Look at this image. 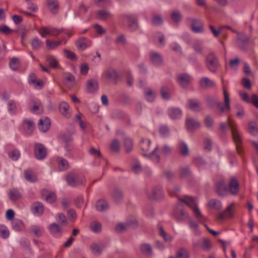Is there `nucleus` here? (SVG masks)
I'll list each match as a JSON object with an SVG mask.
<instances>
[{
    "label": "nucleus",
    "instance_id": "nucleus-1",
    "mask_svg": "<svg viewBox=\"0 0 258 258\" xmlns=\"http://www.w3.org/2000/svg\"><path fill=\"white\" fill-rule=\"evenodd\" d=\"M223 94L224 97V104L223 105H222L221 102L214 97L208 96L206 98L208 107L213 108L216 106L220 115H223L225 112L230 111L231 109L229 94L224 88L223 89Z\"/></svg>",
    "mask_w": 258,
    "mask_h": 258
},
{
    "label": "nucleus",
    "instance_id": "nucleus-2",
    "mask_svg": "<svg viewBox=\"0 0 258 258\" xmlns=\"http://www.w3.org/2000/svg\"><path fill=\"white\" fill-rule=\"evenodd\" d=\"M178 199L180 202L183 203L188 207L192 209L195 213L196 217L199 220L200 222L206 220L205 217L201 213L198 207L196 199L192 197L188 196H185L183 198L178 197Z\"/></svg>",
    "mask_w": 258,
    "mask_h": 258
},
{
    "label": "nucleus",
    "instance_id": "nucleus-3",
    "mask_svg": "<svg viewBox=\"0 0 258 258\" xmlns=\"http://www.w3.org/2000/svg\"><path fill=\"white\" fill-rule=\"evenodd\" d=\"M227 122L228 126L231 130L233 139L236 145L237 152L238 154H241L242 153V141L239 133L237 129V125L229 117L228 118Z\"/></svg>",
    "mask_w": 258,
    "mask_h": 258
},
{
    "label": "nucleus",
    "instance_id": "nucleus-4",
    "mask_svg": "<svg viewBox=\"0 0 258 258\" xmlns=\"http://www.w3.org/2000/svg\"><path fill=\"white\" fill-rule=\"evenodd\" d=\"M67 184L71 187H76L84 184L86 179L84 175L74 171L68 173L66 177Z\"/></svg>",
    "mask_w": 258,
    "mask_h": 258
},
{
    "label": "nucleus",
    "instance_id": "nucleus-5",
    "mask_svg": "<svg viewBox=\"0 0 258 258\" xmlns=\"http://www.w3.org/2000/svg\"><path fill=\"white\" fill-rule=\"evenodd\" d=\"M76 132L75 126L73 124H70L68 126L67 132H66V151L71 153L74 149L73 143V136ZM71 156V153H69Z\"/></svg>",
    "mask_w": 258,
    "mask_h": 258
},
{
    "label": "nucleus",
    "instance_id": "nucleus-6",
    "mask_svg": "<svg viewBox=\"0 0 258 258\" xmlns=\"http://www.w3.org/2000/svg\"><path fill=\"white\" fill-rule=\"evenodd\" d=\"M205 64L207 68L213 73H215L219 67V60L213 52L210 53L206 56Z\"/></svg>",
    "mask_w": 258,
    "mask_h": 258
},
{
    "label": "nucleus",
    "instance_id": "nucleus-7",
    "mask_svg": "<svg viewBox=\"0 0 258 258\" xmlns=\"http://www.w3.org/2000/svg\"><path fill=\"white\" fill-rule=\"evenodd\" d=\"M123 21L127 25L131 31H135L139 28L138 17L133 14H126L122 16Z\"/></svg>",
    "mask_w": 258,
    "mask_h": 258
},
{
    "label": "nucleus",
    "instance_id": "nucleus-8",
    "mask_svg": "<svg viewBox=\"0 0 258 258\" xmlns=\"http://www.w3.org/2000/svg\"><path fill=\"white\" fill-rule=\"evenodd\" d=\"M216 193L220 197L227 196L228 191V187L224 179H221L218 180L215 184Z\"/></svg>",
    "mask_w": 258,
    "mask_h": 258
},
{
    "label": "nucleus",
    "instance_id": "nucleus-9",
    "mask_svg": "<svg viewBox=\"0 0 258 258\" xmlns=\"http://www.w3.org/2000/svg\"><path fill=\"white\" fill-rule=\"evenodd\" d=\"M39 33L42 37H45L46 35L56 36L60 33L58 29H55L51 27H42L39 29Z\"/></svg>",
    "mask_w": 258,
    "mask_h": 258
},
{
    "label": "nucleus",
    "instance_id": "nucleus-10",
    "mask_svg": "<svg viewBox=\"0 0 258 258\" xmlns=\"http://www.w3.org/2000/svg\"><path fill=\"white\" fill-rule=\"evenodd\" d=\"M34 153L36 158L38 160L44 159L46 156V150L41 144H36L34 147Z\"/></svg>",
    "mask_w": 258,
    "mask_h": 258
},
{
    "label": "nucleus",
    "instance_id": "nucleus-11",
    "mask_svg": "<svg viewBox=\"0 0 258 258\" xmlns=\"http://www.w3.org/2000/svg\"><path fill=\"white\" fill-rule=\"evenodd\" d=\"M137 222L136 220L133 221H128L125 223H119L115 227V230L117 232H122L131 228H136L137 226Z\"/></svg>",
    "mask_w": 258,
    "mask_h": 258
},
{
    "label": "nucleus",
    "instance_id": "nucleus-12",
    "mask_svg": "<svg viewBox=\"0 0 258 258\" xmlns=\"http://www.w3.org/2000/svg\"><path fill=\"white\" fill-rule=\"evenodd\" d=\"M188 214L183 209L177 208L173 212V217L178 222H183L188 218Z\"/></svg>",
    "mask_w": 258,
    "mask_h": 258
},
{
    "label": "nucleus",
    "instance_id": "nucleus-13",
    "mask_svg": "<svg viewBox=\"0 0 258 258\" xmlns=\"http://www.w3.org/2000/svg\"><path fill=\"white\" fill-rule=\"evenodd\" d=\"M30 108L32 112L39 114L43 111V107L40 101L37 99H33L29 104Z\"/></svg>",
    "mask_w": 258,
    "mask_h": 258
},
{
    "label": "nucleus",
    "instance_id": "nucleus-14",
    "mask_svg": "<svg viewBox=\"0 0 258 258\" xmlns=\"http://www.w3.org/2000/svg\"><path fill=\"white\" fill-rule=\"evenodd\" d=\"M234 203H231L225 211L218 214L217 219L220 220H223L225 218H229L233 216V207Z\"/></svg>",
    "mask_w": 258,
    "mask_h": 258
},
{
    "label": "nucleus",
    "instance_id": "nucleus-15",
    "mask_svg": "<svg viewBox=\"0 0 258 258\" xmlns=\"http://www.w3.org/2000/svg\"><path fill=\"white\" fill-rule=\"evenodd\" d=\"M50 126V121L48 117L43 116L40 118L38 124V127L41 132H46L49 128Z\"/></svg>",
    "mask_w": 258,
    "mask_h": 258
},
{
    "label": "nucleus",
    "instance_id": "nucleus-16",
    "mask_svg": "<svg viewBox=\"0 0 258 258\" xmlns=\"http://www.w3.org/2000/svg\"><path fill=\"white\" fill-rule=\"evenodd\" d=\"M110 195L112 200L116 203L121 202L123 198L122 191L118 187L113 188Z\"/></svg>",
    "mask_w": 258,
    "mask_h": 258
},
{
    "label": "nucleus",
    "instance_id": "nucleus-17",
    "mask_svg": "<svg viewBox=\"0 0 258 258\" xmlns=\"http://www.w3.org/2000/svg\"><path fill=\"white\" fill-rule=\"evenodd\" d=\"M91 44V41L84 37H80L76 42L77 48L81 51H83L86 48L90 47Z\"/></svg>",
    "mask_w": 258,
    "mask_h": 258
},
{
    "label": "nucleus",
    "instance_id": "nucleus-18",
    "mask_svg": "<svg viewBox=\"0 0 258 258\" xmlns=\"http://www.w3.org/2000/svg\"><path fill=\"white\" fill-rule=\"evenodd\" d=\"M228 187L231 195H236L239 191V183L237 180L234 177H232Z\"/></svg>",
    "mask_w": 258,
    "mask_h": 258
},
{
    "label": "nucleus",
    "instance_id": "nucleus-19",
    "mask_svg": "<svg viewBox=\"0 0 258 258\" xmlns=\"http://www.w3.org/2000/svg\"><path fill=\"white\" fill-rule=\"evenodd\" d=\"M31 209L35 216H39L43 213L44 208L41 203L36 202L32 204Z\"/></svg>",
    "mask_w": 258,
    "mask_h": 258
},
{
    "label": "nucleus",
    "instance_id": "nucleus-20",
    "mask_svg": "<svg viewBox=\"0 0 258 258\" xmlns=\"http://www.w3.org/2000/svg\"><path fill=\"white\" fill-rule=\"evenodd\" d=\"M23 128L26 134L30 135L34 131V123L31 120L25 119L23 121Z\"/></svg>",
    "mask_w": 258,
    "mask_h": 258
},
{
    "label": "nucleus",
    "instance_id": "nucleus-21",
    "mask_svg": "<svg viewBox=\"0 0 258 258\" xmlns=\"http://www.w3.org/2000/svg\"><path fill=\"white\" fill-rule=\"evenodd\" d=\"M177 82L182 88H186L190 82V76L186 74H181L177 79Z\"/></svg>",
    "mask_w": 258,
    "mask_h": 258
},
{
    "label": "nucleus",
    "instance_id": "nucleus-22",
    "mask_svg": "<svg viewBox=\"0 0 258 258\" xmlns=\"http://www.w3.org/2000/svg\"><path fill=\"white\" fill-rule=\"evenodd\" d=\"M200 87L204 89L213 88L215 86V82L208 77L202 78L200 81Z\"/></svg>",
    "mask_w": 258,
    "mask_h": 258
},
{
    "label": "nucleus",
    "instance_id": "nucleus-23",
    "mask_svg": "<svg viewBox=\"0 0 258 258\" xmlns=\"http://www.w3.org/2000/svg\"><path fill=\"white\" fill-rule=\"evenodd\" d=\"M186 128L188 131H192L200 127V123L197 120L188 118L185 121Z\"/></svg>",
    "mask_w": 258,
    "mask_h": 258
},
{
    "label": "nucleus",
    "instance_id": "nucleus-24",
    "mask_svg": "<svg viewBox=\"0 0 258 258\" xmlns=\"http://www.w3.org/2000/svg\"><path fill=\"white\" fill-rule=\"evenodd\" d=\"M152 24L154 26H161L163 23V18L161 15L153 12L151 13Z\"/></svg>",
    "mask_w": 258,
    "mask_h": 258
},
{
    "label": "nucleus",
    "instance_id": "nucleus-25",
    "mask_svg": "<svg viewBox=\"0 0 258 258\" xmlns=\"http://www.w3.org/2000/svg\"><path fill=\"white\" fill-rule=\"evenodd\" d=\"M98 88V83L97 81L90 79L87 81L86 83V90L89 93H92L95 92Z\"/></svg>",
    "mask_w": 258,
    "mask_h": 258
},
{
    "label": "nucleus",
    "instance_id": "nucleus-26",
    "mask_svg": "<svg viewBox=\"0 0 258 258\" xmlns=\"http://www.w3.org/2000/svg\"><path fill=\"white\" fill-rule=\"evenodd\" d=\"M192 30L195 33H201L203 32V25L202 22L198 19H193L191 24Z\"/></svg>",
    "mask_w": 258,
    "mask_h": 258
},
{
    "label": "nucleus",
    "instance_id": "nucleus-27",
    "mask_svg": "<svg viewBox=\"0 0 258 258\" xmlns=\"http://www.w3.org/2000/svg\"><path fill=\"white\" fill-rule=\"evenodd\" d=\"M188 107L192 111L199 112L201 110V102L194 99L188 100Z\"/></svg>",
    "mask_w": 258,
    "mask_h": 258
},
{
    "label": "nucleus",
    "instance_id": "nucleus-28",
    "mask_svg": "<svg viewBox=\"0 0 258 258\" xmlns=\"http://www.w3.org/2000/svg\"><path fill=\"white\" fill-rule=\"evenodd\" d=\"M163 198V191L160 186L154 187L152 189V196L150 198L155 200H158Z\"/></svg>",
    "mask_w": 258,
    "mask_h": 258
},
{
    "label": "nucleus",
    "instance_id": "nucleus-29",
    "mask_svg": "<svg viewBox=\"0 0 258 258\" xmlns=\"http://www.w3.org/2000/svg\"><path fill=\"white\" fill-rule=\"evenodd\" d=\"M95 207L98 211L104 212L109 208V205L107 201L101 199L96 202Z\"/></svg>",
    "mask_w": 258,
    "mask_h": 258
},
{
    "label": "nucleus",
    "instance_id": "nucleus-30",
    "mask_svg": "<svg viewBox=\"0 0 258 258\" xmlns=\"http://www.w3.org/2000/svg\"><path fill=\"white\" fill-rule=\"evenodd\" d=\"M150 144V140L146 139H142L140 142V148L142 151L144 152L143 155L145 156L149 155L148 152L149 151Z\"/></svg>",
    "mask_w": 258,
    "mask_h": 258
},
{
    "label": "nucleus",
    "instance_id": "nucleus-31",
    "mask_svg": "<svg viewBox=\"0 0 258 258\" xmlns=\"http://www.w3.org/2000/svg\"><path fill=\"white\" fill-rule=\"evenodd\" d=\"M150 60L154 64L159 66L162 64L163 59L161 55L158 52H152L150 53Z\"/></svg>",
    "mask_w": 258,
    "mask_h": 258
},
{
    "label": "nucleus",
    "instance_id": "nucleus-32",
    "mask_svg": "<svg viewBox=\"0 0 258 258\" xmlns=\"http://www.w3.org/2000/svg\"><path fill=\"white\" fill-rule=\"evenodd\" d=\"M168 114L170 118L175 119L181 117L182 111L178 108H172L168 109Z\"/></svg>",
    "mask_w": 258,
    "mask_h": 258
},
{
    "label": "nucleus",
    "instance_id": "nucleus-33",
    "mask_svg": "<svg viewBox=\"0 0 258 258\" xmlns=\"http://www.w3.org/2000/svg\"><path fill=\"white\" fill-rule=\"evenodd\" d=\"M77 213L75 210L73 209H70L68 210L67 213V217H66V224L67 221L70 223H74L77 219Z\"/></svg>",
    "mask_w": 258,
    "mask_h": 258
},
{
    "label": "nucleus",
    "instance_id": "nucleus-34",
    "mask_svg": "<svg viewBox=\"0 0 258 258\" xmlns=\"http://www.w3.org/2000/svg\"><path fill=\"white\" fill-rule=\"evenodd\" d=\"M22 196L21 192L20 189L17 188H13L11 189L9 193V197L11 200L15 201L21 198Z\"/></svg>",
    "mask_w": 258,
    "mask_h": 258
},
{
    "label": "nucleus",
    "instance_id": "nucleus-35",
    "mask_svg": "<svg viewBox=\"0 0 258 258\" xmlns=\"http://www.w3.org/2000/svg\"><path fill=\"white\" fill-rule=\"evenodd\" d=\"M24 175L25 179L30 182H34L36 181V176L33 171L30 169L26 170L24 172Z\"/></svg>",
    "mask_w": 258,
    "mask_h": 258
},
{
    "label": "nucleus",
    "instance_id": "nucleus-36",
    "mask_svg": "<svg viewBox=\"0 0 258 258\" xmlns=\"http://www.w3.org/2000/svg\"><path fill=\"white\" fill-rule=\"evenodd\" d=\"M47 5L50 11L55 14L58 10V4L56 0H47Z\"/></svg>",
    "mask_w": 258,
    "mask_h": 258
},
{
    "label": "nucleus",
    "instance_id": "nucleus-37",
    "mask_svg": "<svg viewBox=\"0 0 258 258\" xmlns=\"http://www.w3.org/2000/svg\"><path fill=\"white\" fill-rule=\"evenodd\" d=\"M142 253L146 256L152 254V248L151 246L148 243H143L140 246Z\"/></svg>",
    "mask_w": 258,
    "mask_h": 258
},
{
    "label": "nucleus",
    "instance_id": "nucleus-38",
    "mask_svg": "<svg viewBox=\"0 0 258 258\" xmlns=\"http://www.w3.org/2000/svg\"><path fill=\"white\" fill-rule=\"evenodd\" d=\"M208 206L216 210H220L222 208V203L216 199H211L208 202Z\"/></svg>",
    "mask_w": 258,
    "mask_h": 258
},
{
    "label": "nucleus",
    "instance_id": "nucleus-39",
    "mask_svg": "<svg viewBox=\"0 0 258 258\" xmlns=\"http://www.w3.org/2000/svg\"><path fill=\"white\" fill-rule=\"evenodd\" d=\"M12 226L15 231L22 230L24 228V225L22 222L19 219H14L12 222Z\"/></svg>",
    "mask_w": 258,
    "mask_h": 258
},
{
    "label": "nucleus",
    "instance_id": "nucleus-40",
    "mask_svg": "<svg viewBox=\"0 0 258 258\" xmlns=\"http://www.w3.org/2000/svg\"><path fill=\"white\" fill-rule=\"evenodd\" d=\"M106 75L108 79L110 80L116 81L117 79V74L115 70L113 69H109L106 71Z\"/></svg>",
    "mask_w": 258,
    "mask_h": 258
},
{
    "label": "nucleus",
    "instance_id": "nucleus-41",
    "mask_svg": "<svg viewBox=\"0 0 258 258\" xmlns=\"http://www.w3.org/2000/svg\"><path fill=\"white\" fill-rule=\"evenodd\" d=\"M248 131L252 136H256L258 134V128L256 123L254 121H251L248 124Z\"/></svg>",
    "mask_w": 258,
    "mask_h": 258
},
{
    "label": "nucleus",
    "instance_id": "nucleus-42",
    "mask_svg": "<svg viewBox=\"0 0 258 258\" xmlns=\"http://www.w3.org/2000/svg\"><path fill=\"white\" fill-rule=\"evenodd\" d=\"M159 234L166 242H171L173 239V237L166 233V232L164 230L162 226H161L159 228Z\"/></svg>",
    "mask_w": 258,
    "mask_h": 258
},
{
    "label": "nucleus",
    "instance_id": "nucleus-43",
    "mask_svg": "<svg viewBox=\"0 0 258 258\" xmlns=\"http://www.w3.org/2000/svg\"><path fill=\"white\" fill-rule=\"evenodd\" d=\"M66 81L69 82L68 84L66 82V86L67 85L68 88L72 87L76 83L75 77L70 73L66 74Z\"/></svg>",
    "mask_w": 258,
    "mask_h": 258
},
{
    "label": "nucleus",
    "instance_id": "nucleus-44",
    "mask_svg": "<svg viewBox=\"0 0 258 258\" xmlns=\"http://www.w3.org/2000/svg\"><path fill=\"white\" fill-rule=\"evenodd\" d=\"M145 97L149 102H152L155 99V96L151 88H146L145 90Z\"/></svg>",
    "mask_w": 258,
    "mask_h": 258
},
{
    "label": "nucleus",
    "instance_id": "nucleus-45",
    "mask_svg": "<svg viewBox=\"0 0 258 258\" xmlns=\"http://www.w3.org/2000/svg\"><path fill=\"white\" fill-rule=\"evenodd\" d=\"M160 94L163 99L168 100L170 98V91L168 87L162 86L160 90Z\"/></svg>",
    "mask_w": 258,
    "mask_h": 258
},
{
    "label": "nucleus",
    "instance_id": "nucleus-46",
    "mask_svg": "<svg viewBox=\"0 0 258 258\" xmlns=\"http://www.w3.org/2000/svg\"><path fill=\"white\" fill-rule=\"evenodd\" d=\"M190 175V171L188 166L181 167L179 170V175L182 178L187 177Z\"/></svg>",
    "mask_w": 258,
    "mask_h": 258
},
{
    "label": "nucleus",
    "instance_id": "nucleus-47",
    "mask_svg": "<svg viewBox=\"0 0 258 258\" xmlns=\"http://www.w3.org/2000/svg\"><path fill=\"white\" fill-rule=\"evenodd\" d=\"M124 146L127 153L130 152L133 147V142L130 138H125L124 140Z\"/></svg>",
    "mask_w": 258,
    "mask_h": 258
},
{
    "label": "nucleus",
    "instance_id": "nucleus-48",
    "mask_svg": "<svg viewBox=\"0 0 258 258\" xmlns=\"http://www.w3.org/2000/svg\"><path fill=\"white\" fill-rule=\"evenodd\" d=\"M179 150L181 155L183 156H186L188 154V148L187 145L184 143L181 142L179 145Z\"/></svg>",
    "mask_w": 258,
    "mask_h": 258
},
{
    "label": "nucleus",
    "instance_id": "nucleus-49",
    "mask_svg": "<svg viewBox=\"0 0 258 258\" xmlns=\"http://www.w3.org/2000/svg\"><path fill=\"white\" fill-rule=\"evenodd\" d=\"M61 42V40L50 41L47 40L46 44L48 48L53 49L57 48L60 44Z\"/></svg>",
    "mask_w": 258,
    "mask_h": 258
},
{
    "label": "nucleus",
    "instance_id": "nucleus-50",
    "mask_svg": "<svg viewBox=\"0 0 258 258\" xmlns=\"http://www.w3.org/2000/svg\"><path fill=\"white\" fill-rule=\"evenodd\" d=\"M97 18L101 20H106L110 15L108 12L105 10H100L97 12Z\"/></svg>",
    "mask_w": 258,
    "mask_h": 258
},
{
    "label": "nucleus",
    "instance_id": "nucleus-51",
    "mask_svg": "<svg viewBox=\"0 0 258 258\" xmlns=\"http://www.w3.org/2000/svg\"><path fill=\"white\" fill-rule=\"evenodd\" d=\"M176 258H189L187 251L184 248H180L176 253Z\"/></svg>",
    "mask_w": 258,
    "mask_h": 258
},
{
    "label": "nucleus",
    "instance_id": "nucleus-52",
    "mask_svg": "<svg viewBox=\"0 0 258 258\" xmlns=\"http://www.w3.org/2000/svg\"><path fill=\"white\" fill-rule=\"evenodd\" d=\"M120 143L117 140H114L110 145V149L111 151L114 153L119 152L120 151Z\"/></svg>",
    "mask_w": 258,
    "mask_h": 258
},
{
    "label": "nucleus",
    "instance_id": "nucleus-53",
    "mask_svg": "<svg viewBox=\"0 0 258 258\" xmlns=\"http://www.w3.org/2000/svg\"><path fill=\"white\" fill-rule=\"evenodd\" d=\"M171 19L175 23H179L181 19V15L179 11H173L171 14Z\"/></svg>",
    "mask_w": 258,
    "mask_h": 258
},
{
    "label": "nucleus",
    "instance_id": "nucleus-54",
    "mask_svg": "<svg viewBox=\"0 0 258 258\" xmlns=\"http://www.w3.org/2000/svg\"><path fill=\"white\" fill-rule=\"evenodd\" d=\"M0 233L2 238L4 239L8 238L10 235L8 228L4 225H0Z\"/></svg>",
    "mask_w": 258,
    "mask_h": 258
},
{
    "label": "nucleus",
    "instance_id": "nucleus-55",
    "mask_svg": "<svg viewBox=\"0 0 258 258\" xmlns=\"http://www.w3.org/2000/svg\"><path fill=\"white\" fill-rule=\"evenodd\" d=\"M10 68L13 70H16L19 66V61L17 58H12L9 62Z\"/></svg>",
    "mask_w": 258,
    "mask_h": 258
},
{
    "label": "nucleus",
    "instance_id": "nucleus-56",
    "mask_svg": "<svg viewBox=\"0 0 258 258\" xmlns=\"http://www.w3.org/2000/svg\"><path fill=\"white\" fill-rule=\"evenodd\" d=\"M46 60L52 68H57L58 66V61L53 56L49 55L47 57Z\"/></svg>",
    "mask_w": 258,
    "mask_h": 258
},
{
    "label": "nucleus",
    "instance_id": "nucleus-57",
    "mask_svg": "<svg viewBox=\"0 0 258 258\" xmlns=\"http://www.w3.org/2000/svg\"><path fill=\"white\" fill-rule=\"evenodd\" d=\"M192 47L196 52L202 54L203 53L202 43L200 41H196L192 45Z\"/></svg>",
    "mask_w": 258,
    "mask_h": 258
},
{
    "label": "nucleus",
    "instance_id": "nucleus-58",
    "mask_svg": "<svg viewBox=\"0 0 258 258\" xmlns=\"http://www.w3.org/2000/svg\"><path fill=\"white\" fill-rule=\"evenodd\" d=\"M9 156L12 160L16 161L19 158L20 153L19 150L14 149L9 152Z\"/></svg>",
    "mask_w": 258,
    "mask_h": 258
},
{
    "label": "nucleus",
    "instance_id": "nucleus-59",
    "mask_svg": "<svg viewBox=\"0 0 258 258\" xmlns=\"http://www.w3.org/2000/svg\"><path fill=\"white\" fill-rule=\"evenodd\" d=\"M160 134L162 136H166L169 134L170 129L167 125H162L159 129Z\"/></svg>",
    "mask_w": 258,
    "mask_h": 258
},
{
    "label": "nucleus",
    "instance_id": "nucleus-60",
    "mask_svg": "<svg viewBox=\"0 0 258 258\" xmlns=\"http://www.w3.org/2000/svg\"><path fill=\"white\" fill-rule=\"evenodd\" d=\"M238 34L237 40L239 43L242 44H247L249 41V38L244 34H239V33H237Z\"/></svg>",
    "mask_w": 258,
    "mask_h": 258
},
{
    "label": "nucleus",
    "instance_id": "nucleus-61",
    "mask_svg": "<svg viewBox=\"0 0 258 258\" xmlns=\"http://www.w3.org/2000/svg\"><path fill=\"white\" fill-rule=\"evenodd\" d=\"M8 109L10 113H14L16 110V105L14 100H9L8 102Z\"/></svg>",
    "mask_w": 258,
    "mask_h": 258
},
{
    "label": "nucleus",
    "instance_id": "nucleus-62",
    "mask_svg": "<svg viewBox=\"0 0 258 258\" xmlns=\"http://www.w3.org/2000/svg\"><path fill=\"white\" fill-rule=\"evenodd\" d=\"M203 245H202V248L206 251H209L211 247V243L210 240L209 238L207 237H205L203 238Z\"/></svg>",
    "mask_w": 258,
    "mask_h": 258
},
{
    "label": "nucleus",
    "instance_id": "nucleus-63",
    "mask_svg": "<svg viewBox=\"0 0 258 258\" xmlns=\"http://www.w3.org/2000/svg\"><path fill=\"white\" fill-rule=\"evenodd\" d=\"M189 225L191 228H192L195 232L196 235H199L200 231L198 230V224L197 222L194 221L193 220L190 219L188 221Z\"/></svg>",
    "mask_w": 258,
    "mask_h": 258
},
{
    "label": "nucleus",
    "instance_id": "nucleus-64",
    "mask_svg": "<svg viewBox=\"0 0 258 258\" xmlns=\"http://www.w3.org/2000/svg\"><path fill=\"white\" fill-rule=\"evenodd\" d=\"M101 224L99 223L94 222L91 225V229L94 232H99L101 230Z\"/></svg>",
    "mask_w": 258,
    "mask_h": 258
}]
</instances>
